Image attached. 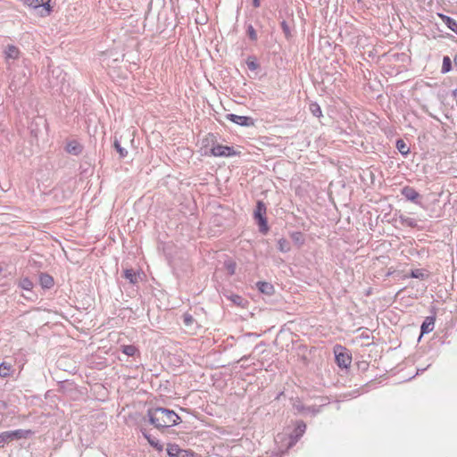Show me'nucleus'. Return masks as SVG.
I'll return each instance as SVG.
<instances>
[{
	"label": "nucleus",
	"instance_id": "42",
	"mask_svg": "<svg viewBox=\"0 0 457 457\" xmlns=\"http://www.w3.org/2000/svg\"><path fill=\"white\" fill-rule=\"evenodd\" d=\"M253 4L254 7L260 6V0H253Z\"/></svg>",
	"mask_w": 457,
	"mask_h": 457
},
{
	"label": "nucleus",
	"instance_id": "10",
	"mask_svg": "<svg viewBox=\"0 0 457 457\" xmlns=\"http://www.w3.org/2000/svg\"><path fill=\"white\" fill-rule=\"evenodd\" d=\"M434 327L435 318L432 316L426 317L420 327L421 335L431 332L434 329Z\"/></svg>",
	"mask_w": 457,
	"mask_h": 457
},
{
	"label": "nucleus",
	"instance_id": "38",
	"mask_svg": "<svg viewBox=\"0 0 457 457\" xmlns=\"http://www.w3.org/2000/svg\"><path fill=\"white\" fill-rule=\"evenodd\" d=\"M6 408L7 403L4 401L0 400V412H3Z\"/></svg>",
	"mask_w": 457,
	"mask_h": 457
},
{
	"label": "nucleus",
	"instance_id": "11",
	"mask_svg": "<svg viewBox=\"0 0 457 457\" xmlns=\"http://www.w3.org/2000/svg\"><path fill=\"white\" fill-rule=\"evenodd\" d=\"M438 16L449 29L457 34V22L454 19L441 13Z\"/></svg>",
	"mask_w": 457,
	"mask_h": 457
},
{
	"label": "nucleus",
	"instance_id": "21",
	"mask_svg": "<svg viewBox=\"0 0 457 457\" xmlns=\"http://www.w3.org/2000/svg\"><path fill=\"white\" fill-rule=\"evenodd\" d=\"M18 54H19V50L16 46H7V48L5 50L6 58L16 59L18 57Z\"/></svg>",
	"mask_w": 457,
	"mask_h": 457
},
{
	"label": "nucleus",
	"instance_id": "39",
	"mask_svg": "<svg viewBox=\"0 0 457 457\" xmlns=\"http://www.w3.org/2000/svg\"><path fill=\"white\" fill-rule=\"evenodd\" d=\"M315 112H316V117H323L321 115V111H320V108L318 104H316V110H315Z\"/></svg>",
	"mask_w": 457,
	"mask_h": 457
},
{
	"label": "nucleus",
	"instance_id": "6",
	"mask_svg": "<svg viewBox=\"0 0 457 457\" xmlns=\"http://www.w3.org/2000/svg\"><path fill=\"white\" fill-rule=\"evenodd\" d=\"M211 153L214 156H220V157H228L232 156L236 154L235 150L233 147L222 145H215L212 147Z\"/></svg>",
	"mask_w": 457,
	"mask_h": 457
},
{
	"label": "nucleus",
	"instance_id": "44",
	"mask_svg": "<svg viewBox=\"0 0 457 457\" xmlns=\"http://www.w3.org/2000/svg\"><path fill=\"white\" fill-rule=\"evenodd\" d=\"M318 399H319V397H317V396H316V397H315V400H316V405L318 404Z\"/></svg>",
	"mask_w": 457,
	"mask_h": 457
},
{
	"label": "nucleus",
	"instance_id": "34",
	"mask_svg": "<svg viewBox=\"0 0 457 457\" xmlns=\"http://www.w3.org/2000/svg\"><path fill=\"white\" fill-rule=\"evenodd\" d=\"M247 32H248V36L249 37L252 39V40H256L257 38V34H256V31L254 30V29L253 28V26H249L248 27V29H247Z\"/></svg>",
	"mask_w": 457,
	"mask_h": 457
},
{
	"label": "nucleus",
	"instance_id": "30",
	"mask_svg": "<svg viewBox=\"0 0 457 457\" xmlns=\"http://www.w3.org/2000/svg\"><path fill=\"white\" fill-rule=\"evenodd\" d=\"M278 249L283 253L288 252L290 249L288 242L286 239H280L278 241Z\"/></svg>",
	"mask_w": 457,
	"mask_h": 457
},
{
	"label": "nucleus",
	"instance_id": "18",
	"mask_svg": "<svg viewBox=\"0 0 457 457\" xmlns=\"http://www.w3.org/2000/svg\"><path fill=\"white\" fill-rule=\"evenodd\" d=\"M396 148L404 156L410 153V147L403 139H398L396 141Z\"/></svg>",
	"mask_w": 457,
	"mask_h": 457
},
{
	"label": "nucleus",
	"instance_id": "8",
	"mask_svg": "<svg viewBox=\"0 0 457 457\" xmlns=\"http://www.w3.org/2000/svg\"><path fill=\"white\" fill-rule=\"evenodd\" d=\"M167 452L170 457H191L193 455L191 452L180 449L176 445H169Z\"/></svg>",
	"mask_w": 457,
	"mask_h": 457
},
{
	"label": "nucleus",
	"instance_id": "37",
	"mask_svg": "<svg viewBox=\"0 0 457 457\" xmlns=\"http://www.w3.org/2000/svg\"><path fill=\"white\" fill-rule=\"evenodd\" d=\"M247 67L251 70V71H254L257 69V64L255 63V62L253 61H247Z\"/></svg>",
	"mask_w": 457,
	"mask_h": 457
},
{
	"label": "nucleus",
	"instance_id": "35",
	"mask_svg": "<svg viewBox=\"0 0 457 457\" xmlns=\"http://www.w3.org/2000/svg\"><path fill=\"white\" fill-rule=\"evenodd\" d=\"M281 27H282V29H283L284 33L286 34V36L288 37L289 34H290V29H289V27L287 24V22L286 21H282L281 22Z\"/></svg>",
	"mask_w": 457,
	"mask_h": 457
},
{
	"label": "nucleus",
	"instance_id": "4",
	"mask_svg": "<svg viewBox=\"0 0 457 457\" xmlns=\"http://www.w3.org/2000/svg\"><path fill=\"white\" fill-rule=\"evenodd\" d=\"M334 353L336 361L339 367L347 368L348 366H350L352 362V357L345 348L337 345L335 347Z\"/></svg>",
	"mask_w": 457,
	"mask_h": 457
},
{
	"label": "nucleus",
	"instance_id": "1",
	"mask_svg": "<svg viewBox=\"0 0 457 457\" xmlns=\"http://www.w3.org/2000/svg\"><path fill=\"white\" fill-rule=\"evenodd\" d=\"M147 415L150 423L157 428L172 427L180 422L179 416L175 411L166 408L149 409Z\"/></svg>",
	"mask_w": 457,
	"mask_h": 457
},
{
	"label": "nucleus",
	"instance_id": "16",
	"mask_svg": "<svg viewBox=\"0 0 457 457\" xmlns=\"http://www.w3.org/2000/svg\"><path fill=\"white\" fill-rule=\"evenodd\" d=\"M121 352L128 355V356H135L137 353H138V349L132 345H120Z\"/></svg>",
	"mask_w": 457,
	"mask_h": 457
},
{
	"label": "nucleus",
	"instance_id": "29",
	"mask_svg": "<svg viewBox=\"0 0 457 457\" xmlns=\"http://www.w3.org/2000/svg\"><path fill=\"white\" fill-rule=\"evenodd\" d=\"M10 442V435L7 431L0 433V448L4 447L6 443Z\"/></svg>",
	"mask_w": 457,
	"mask_h": 457
},
{
	"label": "nucleus",
	"instance_id": "36",
	"mask_svg": "<svg viewBox=\"0 0 457 457\" xmlns=\"http://www.w3.org/2000/svg\"><path fill=\"white\" fill-rule=\"evenodd\" d=\"M294 408L295 410H297V411H299V412H302L304 410V408L300 401H297L294 403Z\"/></svg>",
	"mask_w": 457,
	"mask_h": 457
},
{
	"label": "nucleus",
	"instance_id": "14",
	"mask_svg": "<svg viewBox=\"0 0 457 457\" xmlns=\"http://www.w3.org/2000/svg\"><path fill=\"white\" fill-rule=\"evenodd\" d=\"M7 432H8V435H10V442L14 439L25 438L30 434L29 430H24V429H17L14 431H7Z\"/></svg>",
	"mask_w": 457,
	"mask_h": 457
},
{
	"label": "nucleus",
	"instance_id": "28",
	"mask_svg": "<svg viewBox=\"0 0 457 457\" xmlns=\"http://www.w3.org/2000/svg\"><path fill=\"white\" fill-rule=\"evenodd\" d=\"M114 147L117 150V152L120 154V156L121 158H124L127 156L128 151L125 148L121 147L120 144L117 140H115V142H114Z\"/></svg>",
	"mask_w": 457,
	"mask_h": 457
},
{
	"label": "nucleus",
	"instance_id": "45",
	"mask_svg": "<svg viewBox=\"0 0 457 457\" xmlns=\"http://www.w3.org/2000/svg\"><path fill=\"white\" fill-rule=\"evenodd\" d=\"M2 272V268L0 267V273Z\"/></svg>",
	"mask_w": 457,
	"mask_h": 457
},
{
	"label": "nucleus",
	"instance_id": "13",
	"mask_svg": "<svg viewBox=\"0 0 457 457\" xmlns=\"http://www.w3.org/2000/svg\"><path fill=\"white\" fill-rule=\"evenodd\" d=\"M39 283L43 288H51L54 286V278L46 273H41L39 275Z\"/></svg>",
	"mask_w": 457,
	"mask_h": 457
},
{
	"label": "nucleus",
	"instance_id": "17",
	"mask_svg": "<svg viewBox=\"0 0 457 457\" xmlns=\"http://www.w3.org/2000/svg\"><path fill=\"white\" fill-rule=\"evenodd\" d=\"M66 150L68 153L77 155L81 153V145L77 142H71L67 145Z\"/></svg>",
	"mask_w": 457,
	"mask_h": 457
},
{
	"label": "nucleus",
	"instance_id": "27",
	"mask_svg": "<svg viewBox=\"0 0 457 457\" xmlns=\"http://www.w3.org/2000/svg\"><path fill=\"white\" fill-rule=\"evenodd\" d=\"M411 277L414 278L423 279L426 277V274L423 270L416 269L411 270Z\"/></svg>",
	"mask_w": 457,
	"mask_h": 457
},
{
	"label": "nucleus",
	"instance_id": "24",
	"mask_svg": "<svg viewBox=\"0 0 457 457\" xmlns=\"http://www.w3.org/2000/svg\"><path fill=\"white\" fill-rule=\"evenodd\" d=\"M452 69V62L449 56H445L443 59L442 72H449Z\"/></svg>",
	"mask_w": 457,
	"mask_h": 457
},
{
	"label": "nucleus",
	"instance_id": "25",
	"mask_svg": "<svg viewBox=\"0 0 457 457\" xmlns=\"http://www.w3.org/2000/svg\"><path fill=\"white\" fill-rule=\"evenodd\" d=\"M293 241L300 246L304 242V237L301 232H295L291 235Z\"/></svg>",
	"mask_w": 457,
	"mask_h": 457
},
{
	"label": "nucleus",
	"instance_id": "19",
	"mask_svg": "<svg viewBox=\"0 0 457 457\" xmlns=\"http://www.w3.org/2000/svg\"><path fill=\"white\" fill-rule=\"evenodd\" d=\"M12 364L8 362H2L0 363V377L6 378L10 375L12 370Z\"/></svg>",
	"mask_w": 457,
	"mask_h": 457
},
{
	"label": "nucleus",
	"instance_id": "40",
	"mask_svg": "<svg viewBox=\"0 0 457 457\" xmlns=\"http://www.w3.org/2000/svg\"><path fill=\"white\" fill-rule=\"evenodd\" d=\"M327 403H328L327 398L320 397V401L319 402V405L320 406H323V405H326Z\"/></svg>",
	"mask_w": 457,
	"mask_h": 457
},
{
	"label": "nucleus",
	"instance_id": "7",
	"mask_svg": "<svg viewBox=\"0 0 457 457\" xmlns=\"http://www.w3.org/2000/svg\"><path fill=\"white\" fill-rule=\"evenodd\" d=\"M226 117L227 120L243 127H251L254 124L251 117L240 116L233 113L227 114Z\"/></svg>",
	"mask_w": 457,
	"mask_h": 457
},
{
	"label": "nucleus",
	"instance_id": "15",
	"mask_svg": "<svg viewBox=\"0 0 457 457\" xmlns=\"http://www.w3.org/2000/svg\"><path fill=\"white\" fill-rule=\"evenodd\" d=\"M124 278L131 284H136L138 280V274L133 269H126L123 271Z\"/></svg>",
	"mask_w": 457,
	"mask_h": 457
},
{
	"label": "nucleus",
	"instance_id": "31",
	"mask_svg": "<svg viewBox=\"0 0 457 457\" xmlns=\"http://www.w3.org/2000/svg\"><path fill=\"white\" fill-rule=\"evenodd\" d=\"M183 321L186 326H190L194 322V318L189 313H185L183 315Z\"/></svg>",
	"mask_w": 457,
	"mask_h": 457
},
{
	"label": "nucleus",
	"instance_id": "41",
	"mask_svg": "<svg viewBox=\"0 0 457 457\" xmlns=\"http://www.w3.org/2000/svg\"><path fill=\"white\" fill-rule=\"evenodd\" d=\"M322 124H329L332 122V119L330 117H328L325 119V121H320Z\"/></svg>",
	"mask_w": 457,
	"mask_h": 457
},
{
	"label": "nucleus",
	"instance_id": "20",
	"mask_svg": "<svg viewBox=\"0 0 457 457\" xmlns=\"http://www.w3.org/2000/svg\"><path fill=\"white\" fill-rule=\"evenodd\" d=\"M400 222L403 226H407L410 228H415L417 227V221L413 218L407 217V216H400Z\"/></svg>",
	"mask_w": 457,
	"mask_h": 457
},
{
	"label": "nucleus",
	"instance_id": "43",
	"mask_svg": "<svg viewBox=\"0 0 457 457\" xmlns=\"http://www.w3.org/2000/svg\"><path fill=\"white\" fill-rule=\"evenodd\" d=\"M453 96L455 98H457V90H454V91L453 92Z\"/></svg>",
	"mask_w": 457,
	"mask_h": 457
},
{
	"label": "nucleus",
	"instance_id": "33",
	"mask_svg": "<svg viewBox=\"0 0 457 457\" xmlns=\"http://www.w3.org/2000/svg\"><path fill=\"white\" fill-rule=\"evenodd\" d=\"M110 55H112V53H102L103 59H101V62H102L103 65L111 66L109 58H107Z\"/></svg>",
	"mask_w": 457,
	"mask_h": 457
},
{
	"label": "nucleus",
	"instance_id": "22",
	"mask_svg": "<svg viewBox=\"0 0 457 457\" xmlns=\"http://www.w3.org/2000/svg\"><path fill=\"white\" fill-rule=\"evenodd\" d=\"M144 434V436L147 439L148 443L154 446V448H156L157 450L159 451H162V445L160 444V442L155 439V438H152L149 435H147L146 433H143Z\"/></svg>",
	"mask_w": 457,
	"mask_h": 457
},
{
	"label": "nucleus",
	"instance_id": "5",
	"mask_svg": "<svg viewBox=\"0 0 457 457\" xmlns=\"http://www.w3.org/2000/svg\"><path fill=\"white\" fill-rule=\"evenodd\" d=\"M266 213V207L262 202H258L256 209L254 211V217L258 220V224L260 226V230L262 232H266L268 230L267 221L264 217Z\"/></svg>",
	"mask_w": 457,
	"mask_h": 457
},
{
	"label": "nucleus",
	"instance_id": "2",
	"mask_svg": "<svg viewBox=\"0 0 457 457\" xmlns=\"http://www.w3.org/2000/svg\"><path fill=\"white\" fill-rule=\"evenodd\" d=\"M305 430L306 424L298 420L295 422L293 431L288 432L287 434L277 435L275 441L278 444H284L285 442L287 449H289L295 445L299 438L304 434Z\"/></svg>",
	"mask_w": 457,
	"mask_h": 457
},
{
	"label": "nucleus",
	"instance_id": "23",
	"mask_svg": "<svg viewBox=\"0 0 457 457\" xmlns=\"http://www.w3.org/2000/svg\"><path fill=\"white\" fill-rule=\"evenodd\" d=\"M233 303L237 306H244L245 299L238 295H230L227 296Z\"/></svg>",
	"mask_w": 457,
	"mask_h": 457
},
{
	"label": "nucleus",
	"instance_id": "32",
	"mask_svg": "<svg viewBox=\"0 0 457 457\" xmlns=\"http://www.w3.org/2000/svg\"><path fill=\"white\" fill-rule=\"evenodd\" d=\"M226 268H227V270L228 271V273L230 275H233L236 271V263L233 262H226Z\"/></svg>",
	"mask_w": 457,
	"mask_h": 457
},
{
	"label": "nucleus",
	"instance_id": "9",
	"mask_svg": "<svg viewBox=\"0 0 457 457\" xmlns=\"http://www.w3.org/2000/svg\"><path fill=\"white\" fill-rule=\"evenodd\" d=\"M402 195L409 201L416 203L417 199L420 197L419 193L411 187H404L402 189Z\"/></svg>",
	"mask_w": 457,
	"mask_h": 457
},
{
	"label": "nucleus",
	"instance_id": "12",
	"mask_svg": "<svg viewBox=\"0 0 457 457\" xmlns=\"http://www.w3.org/2000/svg\"><path fill=\"white\" fill-rule=\"evenodd\" d=\"M257 288L267 295H271L274 292V287L269 282L259 281L256 284Z\"/></svg>",
	"mask_w": 457,
	"mask_h": 457
},
{
	"label": "nucleus",
	"instance_id": "3",
	"mask_svg": "<svg viewBox=\"0 0 457 457\" xmlns=\"http://www.w3.org/2000/svg\"><path fill=\"white\" fill-rule=\"evenodd\" d=\"M22 3L33 9H38L42 7L40 11V15L42 17L47 16L50 14L52 9L50 6V0H21Z\"/></svg>",
	"mask_w": 457,
	"mask_h": 457
},
{
	"label": "nucleus",
	"instance_id": "26",
	"mask_svg": "<svg viewBox=\"0 0 457 457\" xmlns=\"http://www.w3.org/2000/svg\"><path fill=\"white\" fill-rule=\"evenodd\" d=\"M20 286L25 290H31L33 287V282L29 278H23L20 281Z\"/></svg>",
	"mask_w": 457,
	"mask_h": 457
}]
</instances>
